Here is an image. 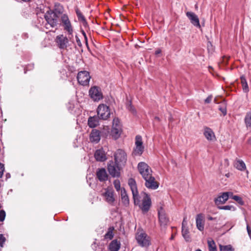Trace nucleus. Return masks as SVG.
<instances>
[{
	"mask_svg": "<svg viewBox=\"0 0 251 251\" xmlns=\"http://www.w3.org/2000/svg\"><path fill=\"white\" fill-rule=\"evenodd\" d=\"M220 209L228 210H234L235 209L234 207L231 205H226L220 206L218 207Z\"/></svg>",
	"mask_w": 251,
	"mask_h": 251,
	"instance_id": "obj_40",
	"label": "nucleus"
},
{
	"mask_svg": "<svg viewBox=\"0 0 251 251\" xmlns=\"http://www.w3.org/2000/svg\"><path fill=\"white\" fill-rule=\"evenodd\" d=\"M174 237H175V235L174 234L172 235L171 238H170V239L171 240H173L174 239Z\"/></svg>",
	"mask_w": 251,
	"mask_h": 251,
	"instance_id": "obj_57",
	"label": "nucleus"
},
{
	"mask_svg": "<svg viewBox=\"0 0 251 251\" xmlns=\"http://www.w3.org/2000/svg\"><path fill=\"white\" fill-rule=\"evenodd\" d=\"M241 83L244 92L245 93L248 92L249 89L246 79H241Z\"/></svg>",
	"mask_w": 251,
	"mask_h": 251,
	"instance_id": "obj_35",
	"label": "nucleus"
},
{
	"mask_svg": "<svg viewBox=\"0 0 251 251\" xmlns=\"http://www.w3.org/2000/svg\"><path fill=\"white\" fill-rule=\"evenodd\" d=\"M84 77H86V78H91L89 73L86 71H82L79 72L77 74L76 78H84Z\"/></svg>",
	"mask_w": 251,
	"mask_h": 251,
	"instance_id": "obj_30",
	"label": "nucleus"
},
{
	"mask_svg": "<svg viewBox=\"0 0 251 251\" xmlns=\"http://www.w3.org/2000/svg\"><path fill=\"white\" fill-rule=\"evenodd\" d=\"M97 114L100 119L105 120L110 117V109L106 104H100L98 107Z\"/></svg>",
	"mask_w": 251,
	"mask_h": 251,
	"instance_id": "obj_6",
	"label": "nucleus"
},
{
	"mask_svg": "<svg viewBox=\"0 0 251 251\" xmlns=\"http://www.w3.org/2000/svg\"><path fill=\"white\" fill-rule=\"evenodd\" d=\"M120 242L117 240H113L109 245V250L110 251H118L120 248Z\"/></svg>",
	"mask_w": 251,
	"mask_h": 251,
	"instance_id": "obj_23",
	"label": "nucleus"
},
{
	"mask_svg": "<svg viewBox=\"0 0 251 251\" xmlns=\"http://www.w3.org/2000/svg\"><path fill=\"white\" fill-rule=\"evenodd\" d=\"M69 40V36L67 37L63 34H61L56 36L55 42L60 49L64 50H67Z\"/></svg>",
	"mask_w": 251,
	"mask_h": 251,
	"instance_id": "obj_9",
	"label": "nucleus"
},
{
	"mask_svg": "<svg viewBox=\"0 0 251 251\" xmlns=\"http://www.w3.org/2000/svg\"><path fill=\"white\" fill-rule=\"evenodd\" d=\"M6 179L9 178L11 177V175L9 173H6L5 175Z\"/></svg>",
	"mask_w": 251,
	"mask_h": 251,
	"instance_id": "obj_51",
	"label": "nucleus"
},
{
	"mask_svg": "<svg viewBox=\"0 0 251 251\" xmlns=\"http://www.w3.org/2000/svg\"><path fill=\"white\" fill-rule=\"evenodd\" d=\"M186 14L192 25L197 27H201L199 19L196 14L192 12H187Z\"/></svg>",
	"mask_w": 251,
	"mask_h": 251,
	"instance_id": "obj_14",
	"label": "nucleus"
},
{
	"mask_svg": "<svg viewBox=\"0 0 251 251\" xmlns=\"http://www.w3.org/2000/svg\"><path fill=\"white\" fill-rule=\"evenodd\" d=\"M75 12L78 20L82 22L85 21V17L83 16L81 11L78 8L75 9Z\"/></svg>",
	"mask_w": 251,
	"mask_h": 251,
	"instance_id": "obj_36",
	"label": "nucleus"
},
{
	"mask_svg": "<svg viewBox=\"0 0 251 251\" xmlns=\"http://www.w3.org/2000/svg\"><path fill=\"white\" fill-rule=\"evenodd\" d=\"M145 180V186L151 189H156L159 186V183L155 181V178L152 176L147 178H144Z\"/></svg>",
	"mask_w": 251,
	"mask_h": 251,
	"instance_id": "obj_13",
	"label": "nucleus"
},
{
	"mask_svg": "<svg viewBox=\"0 0 251 251\" xmlns=\"http://www.w3.org/2000/svg\"><path fill=\"white\" fill-rule=\"evenodd\" d=\"M34 68V64H29L26 67V69L31 70Z\"/></svg>",
	"mask_w": 251,
	"mask_h": 251,
	"instance_id": "obj_48",
	"label": "nucleus"
},
{
	"mask_svg": "<svg viewBox=\"0 0 251 251\" xmlns=\"http://www.w3.org/2000/svg\"><path fill=\"white\" fill-rule=\"evenodd\" d=\"M135 146L134 153L135 155H141L144 151V147L143 145L142 137L140 135H137L135 137Z\"/></svg>",
	"mask_w": 251,
	"mask_h": 251,
	"instance_id": "obj_11",
	"label": "nucleus"
},
{
	"mask_svg": "<svg viewBox=\"0 0 251 251\" xmlns=\"http://www.w3.org/2000/svg\"><path fill=\"white\" fill-rule=\"evenodd\" d=\"M105 201L110 205H114L115 198L113 191L106 190L103 194Z\"/></svg>",
	"mask_w": 251,
	"mask_h": 251,
	"instance_id": "obj_15",
	"label": "nucleus"
},
{
	"mask_svg": "<svg viewBox=\"0 0 251 251\" xmlns=\"http://www.w3.org/2000/svg\"><path fill=\"white\" fill-rule=\"evenodd\" d=\"M203 134L206 139L208 141H213L216 140V137L214 132L209 127H204Z\"/></svg>",
	"mask_w": 251,
	"mask_h": 251,
	"instance_id": "obj_18",
	"label": "nucleus"
},
{
	"mask_svg": "<svg viewBox=\"0 0 251 251\" xmlns=\"http://www.w3.org/2000/svg\"><path fill=\"white\" fill-rule=\"evenodd\" d=\"M6 214L3 210H0V222H3L5 218Z\"/></svg>",
	"mask_w": 251,
	"mask_h": 251,
	"instance_id": "obj_41",
	"label": "nucleus"
},
{
	"mask_svg": "<svg viewBox=\"0 0 251 251\" xmlns=\"http://www.w3.org/2000/svg\"><path fill=\"white\" fill-rule=\"evenodd\" d=\"M97 176L100 181H104L107 179L108 176L106 170L104 168L99 169L97 172Z\"/></svg>",
	"mask_w": 251,
	"mask_h": 251,
	"instance_id": "obj_21",
	"label": "nucleus"
},
{
	"mask_svg": "<svg viewBox=\"0 0 251 251\" xmlns=\"http://www.w3.org/2000/svg\"><path fill=\"white\" fill-rule=\"evenodd\" d=\"M128 109L129 110H130L132 113L135 114L136 113V110L135 108L132 106L131 105H130L128 106Z\"/></svg>",
	"mask_w": 251,
	"mask_h": 251,
	"instance_id": "obj_46",
	"label": "nucleus"
},
{
	"mask_svg": "<svg viewBox=\"0 0 251 251\" xmlns=\"http://www.w3.org/2000/svg\"><path fill=\"white\" fill-rule=\"evenodd\" d=\"M4 171V164H3L1 163H0V178H1L2 177Z\"/></svg>",
	"mask_w": 251,
	"mask_h": 251,
	"instance_id": "obj_43",
	"label": "nucleus"
},
{
	"mask_svg": "<svg viewBox=\"0 0 251 251\" xmlns=\"http://www.w3.org/2000/svg\"><path fill=\"white\" fill-rule=\"evenodd\" d=\"M214 103H218V102L217 101V100H216V98H215L214 100Z\"/></svg>",
	"mask_w": 251,
	"mask_h": 251,
	"instance_id": "obj_59",
	"label": "nucleus"
},
{
	"mask_svg": "<svg viewBox=\"0 0 251 251\" xmlns=\"http://www.w3.org/2000/svg\"><path fill=\"white\" fill-rule=\"evenodd\" d=\"M45 19L47 22L45 27L48 29L57 26L58 18L56 14L52 12H47L45 15Z\"/></svg>",
	"mask_w": 251,
	"mask_h": 251,
	"instance_id": "obj_3",
	"label": "nucleus"
},
{
	"mask_svg": "<svg viewBox=\"0 0 251 251\" xmlns=\"http://www.w3.org/2000/svg\"><path fill=\"white\" fill-rule=\"evenodd\" d=\"M196 251H201V250H200V249H198Z\"/></svg>",
	"mask_w": 251,
	"mask_h": 251,
	"instance_id": "obj_63",
	"label": "nucleus"
},
{
	"mask_svg": "<svg viewBox=\"0 0 251 251\" xmlns=\"http://www.w3.org/2000/svg\"><path fill=\"white\" fill-rule=\"evenodd\" d=\"M121 166H118L111 161L108 165V171L110 175L113 177H119L120 176V170Z\"/></svg>",
	"mask_w": 251,
	"mask_h": 251,
	"instance_id": "obj_12",
	"label": "nucleus"
},
{
	"mask_svg": "<svg viewBox=\"0 0 251 251\" xmlns=\"http://www.w3.org/2000/svg\"><path fill=\"white\" fill-rule=\"evenodd\" d=\"M248 144H251V138H250L248 140Z\"/></svg>",
	"mask_w": 251,
	"mask_h": 251,
	"instance_id": "obj_55",
	"label": "nucleus"
},
{
	"mask_svg": "<svg viewBox=\"0 0 251 251\" xmlns=\"http://www.w3.org/2000/svg\"><path fill=\"white\" fill-rule=\"evenodd\" d=\"M138 169L143 178H147L152 176L151 168L145 162H140L138 165Z\"/></svg>",
	"mask_w": 251,
	"mask_h": 251,
	"instance_id": "obj_8",
	"label": "nucleus"
},
{
	"mask_svg": "<svg viewBox=\"0 0 251 251\" xmlns=\"http://www.w3.org/2000/svg\"><path fill=\"white\" fill-rule=\"evenodd\" d=\"M230 58L229 56H223L222 59L218 63V66L220 68H223L224 66L226 65L228 63V61Z\"/></svg>",
	"mask_w": 251,
	"mask_h": 251,
	"instance_id": "obj_28",
	"label": "nucleus"
},
{
	"mask_svg": "<svg viewBox=\"0 0 251 251\" xmlns=\"http://www.w3.org/2000/svg\"><path fill=\"white\" fill-rule=\"evenodd\" d=\"M208 220H209V221H212V220H213L214 219V218L211 217V216H209L207 218Z\"/></svg>",
	"mask_w": 251,
	"mask_h": 251,
	"instance_id": "obj_52",
	"label": "nucleus"
},
{
	"mask_svg": "<svg viewBox=\"0 0 251 251\" xmlns=\"http://www.w3.org/2000/svg\"><path fill=\"white\" fill-rule=\"evenodd\" d=\"M99 117H90L88 120V125L91 128L97 126L99 125Z\"/></svg>",
	"mask_w": 251,
	"mask_h": 251,
	"instance_id": "obj_24",
	"label": "nucleus"
},
{
	"mask_svg": "<svg viewBox=\"0 0 251 251\" xmlns=\"http://www.w3.org/2000/svg\"><path fill=\"white\" fill-rule=\"evenodd\" d=\"M219 249L220 251H234V250L231 245L223 246L222 245H219Z\"/></svg>",
	"mask_w": 251,
	"mask_h": 251,
	"instance_id": "obj_32",
	"label": "nucleus"
},
{
	"mask_svg": "<svg viewBox=\"0 0 251 251\" xmlns=\"http://www.w3.org/2000/svg\"><path fill=\"white\" fill-rule=\"evenodd\" d=\"M234 166L238 170L244 171L246 170V164L244 162L240 159H236L234 162Z\"/></svg>",
	"mask_w": 251,
	"mask_h": 251,
	"instance_id": "obj_22",
	"label": "nucleus"
},
{
	"mask_svg": "<svg viewBox=\"0 0 251 251\" xmlns=\"http://www.w3.org/2000/svg\"><path fill=\"white\" fill-rule=\"evenodd\" d=\"M213 98L212 95H209L205 100L204 102L205 103H209L211 102Z\"/></svg>",
	"mask_w": 251,
	"mask_h": 251,
	"instance_id": "obj_44",
	"label": "nucleus"
},
{
	"mask_svg": "<svg viewBox=\"0 0 251 251\" xmlns=\"http://www.w3.org/2000/svg\"><path fill=\"white\" fill-rule=\"evenodd\" d=\"M219 110H220L224 116L226 114V109L225 107H219Z\"/></svg>",
	"mask_w": 251,
	"mask_h": 251,
	"instance_id": "obj_45",
	"label": "nucleus"
},
{
	"mask_svg": "<svg viewBox=\"0 0 251 251\" xmlns=\"http://www.w3.org/2000/svg\"><path fill=\"white\" fill-rule=\"evenodd\" d=\"M115 164L118 166H124L127 160V155L125 151L121 149L118 150L114 154Z\"/></svg>",
	"mask_w": 251,
	"mask_h": 251,
	"instance_id": "obj_4",
	"label": "nucleus"
},
{
	"mask_svg": "<svg viewBox=\"0 0 251 251\" xmlns=\"http://www.w3.org/2000/svg\"><path fill=\"white\" fill-rule=\"evenodd\" d=\"M160 53V51H156V54H158V53Z\"/></svg>",
	"mask_w": 251,
	"mask_h": 251,
	"instance_id": "obj_62",
	"label": "nucleus"
},
{
	"mask_svg": "<svg viewBox=\"0 0 251 251\" xmlns=\"http://www.w3.org/2000/svg\"><path fill=\"white\" fill-rule=\"evenodd\" d=\"M245 123L247 127H251V111L246 114L245 118Z\"/></svg>",
	"mask_w": 251,
	"mask_h": 251,
	"instance_id": "obj_31",
	"label": "nucleus"
},
{
	"mask_svg": "<svg viewBox=\"0 0 251 251\" xmlns=\"http://www.w3.org/2000/svg\"><path fill=\"white\" fill-rule=\"evenodd\" d=\"M112 128L122 129L121 125L118 118H115L113 119Z\"/></svg>",
	"mask_w": 251,
	"mask_h": 251,
	"instance_id": "obj_34",
	"label": "nucleus"
},
{
	"mask_svg": "<svg viewBox=\"0 0 251 251\" xmlns=\"http://www.w3.org/2000/svg\"><path fill=\"white\" fill-rule=\"evenodd\" d=\"M89 95L91 98L96 101H98L103 98L100 88L97 86H94L90 89Z\"/></svg>",
	"mask_w": 251,
	"mask_h": 251,
	"instance_id": "obj_10",
	"label": "nucleus"
},
{
	"mask_svg": "<svg viewBox=\"0 0 251 251\" xmlns=\"http://www.w3.org/2000/svg\"><path fill=\"white\" fill-rule=\"evenodd\" d=\"M22 0L24 1H25V2H28V1H30L31 0Z\"/></svg>",
	"mask_w": 251,
	"mask_h": 251,
	"instance_id": "obj_60",
	"label": "nucleus"
},
{
	"mask_svg": "<svg viewBox=\"0 0 251 251\" xmlns=\"http://www.w3.org/2000/svg\"><path fill=\"white\" fill-rule=\"evenodd\" d=\"M128 184L132 192L134 202L138 205L143 212H148L151 206V200L150 196L145 192H142L139 195L137 185L135 180L130 178Z\"/></svg>",
	"mask_w": 251,
	"mask_h": 251,
	"instance_id": "obj_1",
	"label": "nucleus"
},
{
	"mask_svg": "<svg viewBox=\"0 0 251 251\" xmlns=\"http://www.w3.org/2000/svg\"><path fill=\"white\" fill-rule=\"evenodd\" d=\"M95 157L98 161L103 162L106 160V156L102 149L98 150L95 153Z\"/></svg>",
	"mask_w": 251,
	"mask_h": 251,
	"instance_id": "obj_19",
	"label": "nucleus"
},
{
	"mask_svg": "<svg viewBox=\"0 0 251 251\" xmlns=\"http://www.w3.org/2000/svg\"><path fill=\"white\" fill-rule=\"evenodd\" d=\"M247 229L248 233V234L250 236H251V229L248 225L247 226Z\"/></svg>",
	"mask_w": 251,
	"mask_h": 251,
	"instance_id": "obj_50",
	"label": "nucleus"
},
{
	"mask_svg": "<svg viewBox=\"0 0 251 251\" xmlns=\"http://www.w3.org/2000/svg\"><path fill=\"white\" fill-rule=\"evenodd\" d=\"M23 37L24 38H27L28 37V35H27V34L26 33H24L23 35Z\"/></svg>",
	"mask_w": 251,
	"mask_h": 251,
	"instance_id": "obj_53",
	"label": "nucleus"
},
{
	"mask_svg": "<svg viewBox=\"0 0 251 251\" xmlns=\"http://www.w3.org/2000/svg\"><path fill=\"white\" fill-rule=\"evenodd\" d=\"M60 19L61 21V25L63 27L64 30L66 33H67V35L69 36L70 41L73 42V33L74 29L68 16L66 14H63L61 15Z\"/></svg>",
	"mask_w": 251,
	"mask_h": 251,
	"instance_id": "obj_2",
	"label": "nucleus"
},
{
	"mask_svg": "<svg viewBox=\"0 0 251 251\" xmlns=\"http://www.w3.org/2000/svg\"><path fill=\"white\" fill-rule=\"evenodd\" d=\"M6 240L5 238L4 237L3 235L2 234H0V246L1 247H3V244L5 243Z\"/></svg>",
	"mask_w": 251,
	"mask_h": 251,
	"instance_id": "obj_42",
	"label": "nucleus"
},
{
	"mask_svg": "<svg viewBox=\"0 0 251 251\" xmlns=\"http://www.w3.org/2000/svg\"><path fill=\"white\" fill-rule=\"evenodd\" d=\"M114 229V228L113 226H111L108 228V231L107 233L104 235V239H109L111 240L113 236V230Z\"/></svg>",
	"mask_w": 251,
	"mask_h": 251,
	"instance_id": "obj_29",
	"label": "nucleus"
},
{
	"mask_svg": "<svg viewBox=\"0 0 251 251\" xmlns=\"http://www.w3.org/2000/svg\"><path fill=\"white\" fill-rule=\"evenodd\" d=\"M241 79H242V78H244V77L243 76H241L240 78Z\"/></svg>",
	"mask_w": 251,
	"mask_h": 251,
	"instance_id": "obj_64",
	"label": "nucleus"
},
{
	"mask_svg": "<svg viewBox=\"0 0 251 251\" xmlns=\"http://www.w3.org/2000/svg\"><path fill=\"white\" fill-rule=\"evenodd\" d=\"M208 246L209 251H217L215 243L213 240L208 241Z\"/></svg>",
	"mask_w": 251,
	"mask_h": 251,
	"instance_id": "obj_33",
	"label": "nucleus"
},
{
	"mask_svg": "<svg viewBox=\"0 0 251 251\" xmlns=\"http://www.w3.org/2000/svg\"><path fill=\"white\" fill-rule=\"evenodd\" d=\"M182 235L185 241L189 242L191 241V238L189 234V232L187 227L182 228Z\"/></svg>",
	"mask_w": 251,
	"mask_h": 251,
	"instance_id": "obj_27",
	"label": "nucleus"
},
{
	"mask_svg": "<svg viewBox=\"0 0 251 251\" xmlns=\"http://www.w3.org/2000/svg\"><path fill=\"white\" fill-rule=\"evenodd\" d=\"M90 79H77L78 83L83 85L86 86L89 84Z\"/></svg>",
	"mask_w": 251,
	"mask_h": 251,
	"instance_id": "obj_39",
	"label": "nucleus"
},
{
	"mask_svg": "<svg viewBox=\"0 0 251 251\" xmlns=\"http://www.w3.org/2000/svg\"><path fill=\"white\" fill-rule=\"evenodd\" d=\"M232 199H233L234 200H235V201H236L240 204H241V205L244 204V201H243L242 199L240 197H239L238 196L235 195L232 197Z\"/></svg>",
	"mask_w": 251,
	"mask_h": 251,
	"instance_id": "obj_38",
	"label": "nucleus"
},
{
	"mask_svg": "<svg viewBox=\"0 0 251 251\" xmlns=\"http://www.w3.org/2000/svg\"><path fill=\"white\" fill-rule=\"evenodd\" d=\"M196 221L197 228L200 231L203 230L204 220L203 215L202 214H198L196 217Z\"/></svg>",
	"mask_w": 251,
	"mask_h": 251,
	"instance_id": "obj_17",
	"label": "nucleus"
},
{
	"mask_svg": "<svg viewBox=\"0 0 251 251\" xmlns=\"http://www.w3.org/2000/svg\"><path fill=\"white\" fill-rule=\"evenodd\" d=\"M82 33L84 37L86 36L85 32L83 30L82 31Z\"/></svg>",
	"mask_w": 251,
	"mask_h": 251,
	"instance_id": "obj_58",
	"label": "nucleus"
},
{
	"mask_svg": "<svg viewBox=\"0 0 251 251\" xmlns=\"http://www.w3.org/2000/svg\"><path fill=\"white\" fill-rule=\"evenodd\" d=\"M229 194H232L231 192H224L221 196L215 199V204L219 205L226 202L228 200Z\"/></svg>",
	"mask_w": 251,
	"mask_h": 251,
	"instance_id": "obj_16",
	"label": "nucleus"
},
{
	"mask_svg": "<svg viewBox=\"0 0 251 251\" xmlns=\"http://www.w3.org/2000/svg\"><path fill=\"white\" fill-rule=\"evenodd\" d=\"M100 132L98 130L93 129L90 135V141L97 143L100 141Z\"/></svg>",
	"mask_w": 251,
	"mask_h": 251,
	"instance_id": "obj_20",
	"label": "nucleus"
},
{
	"mask_svg": "<svg viewBox=\"0 0 251 251\" xmlns=\"http://www.w3.org/2000/svg\"><path fill=\"white\" fill-rule=\"evenodd\" d=\"M233 196L232 195V194H229V197H230L232 198V197H233Z\"/></svg>",
	"mask_w": 251,
	"mask_h": 251,
	"instance_id": "obj_61",
	"label": "nucleus"
},
{
	"mask_svg": "<svg viewBox=\"0 0 251 251\" xmlns=\"http://www.w3.org/2000/svg\"><path fill=\"white\" fill-rule=\"evenodd\" d=\"M158 215L160 226L162 230L165 229L169 222L165 211L162 206L158 209Z\"/></svg>",
	"mask_w": 251,
	"mask_h": 251,
	"instance_id": "obj_7",
	"label": "nucleus"
},
{
	"mask_svg": "<svg viewBox=\"0 0 251 251\" xmlns=\"http://www.w3.org/2000/svg\"><path fill=\"white\" fill-rule=\"evenodd\" d=\"M186 217H184L182 223V228L187 227V221H186Z\"/></svg>",
	"mask_w": 251,
	"mask_h": 251,
	"instance_id": "obj_47",
	"label": "nucleus"
},
{
	"mask_svg": "<svg viewBox=\"0 0 251 251\" xmlns=\"http://www.w3.org/2000/svg\"><path fill=\"white\" fill-rule=\"evenodd\" d=\"M115 188L117 191L121 190L120 181L118 179H116L113 182Z\"/></svg>",
	"mask_w": 251,
	"mask_h": 251,
	"instance_id": "obj_37",
	"label": "nucleus"
},
{
	"mask_svg": "<svg viewBox=\"0 0 251 251\" xmlns=\"http://www.w3.org/2000/svg\"><path fill=\"white\" fill-rule=\"evenodd\" d=\"M84 38H85V42H86V44L87 45L88 44V43H87V36H84Z\"/></svg>",
	"mask_w": 251,
	"mask_h": 251,
	"instance_id": "obj_54",
	"label": "nucleus"
},
{
	"mask_svg": "<svg viewBox=\"0 0 251 251\" xmlns=\"http://www.w3.org/2000/svg\"><path fill=\"white\" fill-rule=\"evenodd\" d=\"M122 132V129L112 128L111 135L114 139H118Z\"/></svg>",
	"mask_w": 251,
	"mask_h": 251,
	"instance_id": "obj_26",
	"label": "nucleus"
},
{
	"mask_svg": "<svg viewBox=\"0 0 251 251\" xmlns=\"http://www.w3.org/2000/svg\"><path fill=\"white\" fill-rule=\"evenodd\" d=\"M75 38H76V42L77 43V45L79 47H81L82 45H81V41L77 35H75Z\"/></svg>",
	"mask_w": 251,
	"mask_h": 251,
	"instance_id": "obj_49",
	"label": "nucleus"
},
{
	"mask_svg": "<svg viewBox=\"0 0 251 251\" xmlns=\"http://www.w3.org/2000/svg\"><path fill=\"white\" fill-rule=\"evenodd\" d=\"M154 119H155V120H157V121H160V119H159V117H155Z\"/></svg>",
	"mask_w": 251,
	"mask_h": 251,
	"instance_id": "obj_56",
	"label": "nucleus"
},
{
	"mask_svg": "<svg viewBox=\"0 0 251 251\" xmlns=\"http://www.w3.org/2000/svg\"><path fill=\"white\" fill-rule=\"evenodd\" d=\"M121 196L122 202L125 205L128 204L129 203V199L126 192L124 188H121Z\"/></svg>",
	"mask_w": 251,
	"mask_h": 251,
	"instance_id": "obj_25",
	"label": "nucleus"
},
{
	"mask_svg": "<svg viewBox=\"0 0 251 251\" xmlns=\"http://www.w3.org/2000/svg\"><path fill=\"white\" fill-rule=\"evenodd\" d=\"M136 239L138 244L143 247H147L150 244V237L142 230L137 232Z\"/></svg>",
	"mask_w": 251,
	"mask_h": 251,
	"instance_id": "obj_5",
	"label": "nucleus"
}]
</instances>
